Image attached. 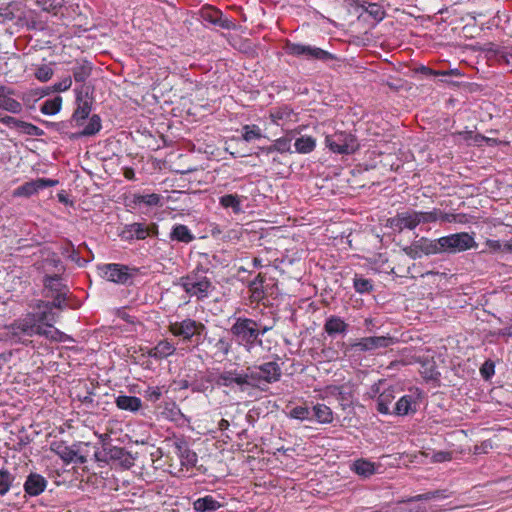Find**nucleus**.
<instances>
[{
    "mask_svg": "<svg viewBox=\"0 0 512 512\" xmlns=\"http://www.w3.org/2000/svg\"><path fill=\"white\" fill-rule=\"evenodd\" d=\"M134 202L136 204H143L148 207L162 206V196L156 193L151 194H135Z\"/></svg>",
    "mask_w": 512,
    "mask_h": 512,
    "instance_id": "32",
    "label": "nucleus"
},
{
    "mask_svg": "<svg viewBox=\"0 0 512 512\" xmlns=\"http://www.w3.org/2000/svg\"><path fill=\"white\" fill-rule=\"evenodd\" d=\"M194 509L198 512H210L217 510L221 505L212 496L199 498L194 502Z\"/></svg>",
    "mask_w": 512,
    "mask_h": 512,
    "instance_id": "30",
    "label": "nucleus"
},
{
    "mask_svg": "<svg viewBox=\"0 0 512 512\" xmlns=\"http://www.w3.org/2000/svg\"><path fill=\"white\" fill-rule=\"evenodd\" d=\"M366 12L371 15L375 20L380 21L384 18L385 12L382 7L375 3H370L366 7Z\"/></svg>",
    "mask_w": 512,
    "mask_h": 512,
    "instance_id": "49",
    "label": "nucleus"
},
{
    "mask_svg": "<svg viewBox=\"0 0 512 512\" xmlns=\"http://www.w3.org/2000/svg\"><path fill=\"white\" fill-rule=\"evenodd\" d=\"M242 137L246 142L258 140L263 137L261 129L257 125H244L242 127Z\"/></svg>",
    "mask_w": 512,
    "mask_h": 512,
    "instance_id": "42",
    "label": "nucleus"
},
{
    "mask_svg": "<svg viewBox=\"0 0 512 512\" xmlns=\"http://www.w3.org/2000/svg\"><path fill=\"white\" fill-rule=\"evenodd\" d=\"M92 69V63L87 59H76L73 62V66L71 67L73 79L76 83H85L86 80L91 76Z\"/></svg>",
    "mask_w": 512,
    "mask_h": 512,
    "instance_id": "20",
    "label": "nucleus"
},
{
    "mask_svg": "<svg viewBox=\"0 0 512 512\" xmlns=\"http://www.w3.org/2000/svg\"><path fill=\"white\" fill-rule=\"evenodd\" d=\"M292 137H281L274 141L273 145L269 147V151H277L279 153L291 152Z\"/></svg>",
    "mask_w": 512,
    "mask_h": 512,
    "instance_id": "44",
    "label": "nucleus"
},
{
    "mask_svg": "<svg viewBox=\"0 0 512 512\" xmlns=\"http://www.w3.org/2000/svg\"><path fill=\"white\" fill-rule=\"evenodd\" d=\"M485 246L492 253H496L502 250V243L499 240L487 239L485 241Z\"/></svg>",
    "mask_w": 512,
    "mask_h": 512,
    "instance_id": "58",
    "label": "nucleus"
},
{
    "mask_svg": "<svg viewBox=\"0 0 512 512\" xmlns=\"http://www.w3.org/2000/svg\"><path fill=\"white\" fill-rule=\"evenodd\" d=\"M61 250L62 255L70 259L79 267H84L89 261L80 257L79 252L75 249L71 242H68L66 245H64Z\"/></svg>",
    "mask_w": 512,
    "mask_h": 512,
    "instance_id": "35",
    "label": "nucleus"
},
{
    "mask_svg": "<svg viewBox=\"0 0 512 512\" xmlns=\"http://www.w3.org/2000/svg\"><path fill=\"white\" fill-rule=\"evenodd\" d=\"M169 329L175 336L188 340L194 335H199L204 325L201 322H171Z\"/></svg>",
    "mask_w": 512,
    "mask_h": 512,
    "instance_id": "16",
    "label": "nucleus"
},
{
    "mask_svg": "<svg viewBox=\"0 0 512 512\" xmlns=\"http://www.w3.org/2000/svg\"><path fill=\"white\" fill-rule=\"evenodd\" d=\"M422 71L426 75H433V76H440V75L441 76H451V75L459 76L460 75L457 69H452L449 71H434L428 67H423Z\"/></svg>",
    "mask_w": 512,
    "mask_h": 512,
    "instance_id": "51",
    "label": "nucleus"
},
{
    "mask_svg": "<svg viewBox=\"0 0 512 512\" xmlns=\"http://www.w3.org/2000/svg\"><path fill=\"white\" fill-rule=\"evenodd\" d=\"M314 415L320 423H330L333 420L331 409L324 404H317L313 407Z\"/></svg>",
    "mask_w": 512,
    "mask_h": 512,
    "instance_id": "39",
    "label": "nucleus"
},
{
    "mask_svg": "<svg viewBox=\"0 0 512 512\" xmlns=\"http://www.w3.org/2000/svg\"><path fill=\"white\" fill-rule=\"evenodd\" d=\"M27 327H35V322H13L10 325L5 326L7 332L4 335H0V338L5 339H18L23 340L24 337H30L34 334H27L24 329Z\"/></svg>",
    "mask_w": 512,
    "mask_h": 512,
    "instance_id": "22",
    "label": "nucleus"
},
{
    "mask_svg": "<svg viewBox=\"0 0 512 512\" xmlns=\"http://www.w3.org/2000/svg\"><path fill=\"white\" fill-rule=\"evenodd\" d=\"M46 484L47 481L43 476L32 473L27 477L24 490L30 496H37L44 491Z\"/></svg>",
    "mask_w": 512,
    "mask_h": 512,
    "instance_id": "23",
    "label": "nucleus"
},
{
    "mask_svg": "<svg viewBox=\"0 0 512 512\" xmlns=\"http://www.w3.org/2000/svg\"><path fill=\"white\" fill-rule=\"evenodd\" d=\"M146 394H147V398L150 400V401H157L160 399L162 393L160 391L159 388H149L147 391H146Z\"/></svg>",
    "mask_w": 512,
    "mask_h": 512,
    "instance_id": "60",
    "label": "nucleus"
},
{
    "mask_svg": "<svg viewBox=\"0 0 512 512\" xmlns=\"http://www.w3.org/2000/svg\"><path fill=\"white\" fill-rule=\"evenodd\" d=\"M452 460V452L439 451L433 454L432 462L441 463Z\"/></svg>",
    "mask_w": 512,
    "mask_h": 512,
    "instance_id": "54",
    "label": "nucleus"
},
{
    "mask_svg": "<svg viewBox=\"0 0 512 512\" xmlns=\"http://www.w3.org/2000/svg\"><path fill=\"white\" fill-rule=\"evenodd\" d=\"M13 480H14V477L8 470L0 469V495L1 496L5 495L9 491Z\"/></svg>",
    "mask_w": 512,
    "mask_h": 512,
    "instance_id": "46",
    "label": "nucleus"
},
{
    "mask_svg": "<svg viewBox=\"0 0 512 512\" xmlns=\"http://www.w3.org/2000/svg\"><path fill=\"white\" fill-rule=\"evenodd\" d=\"M216 384L225 387H230L233 384H236L242 391L244 390V386H255V384L250 382L249 373L241 374L235 370L223 371L220 373L216 379Z\"/></svg>",
    "mask_w": 512,
    "mask_h": 512,
    "instance_id": "14",
    "label": "nucleus"
},
{
    "mask_svg": "<svg viewBox=\"0 0 512 512\" xmlns=\"http://www.w3.org/2000/svg\"><path fill=\"white\" fill-rule=\"evenodd\" d=\"M72 85V78L70 76H67L63 78L61 81L55 83L53 85V89L56 92H64L67 91Z\"/></svg>",
    "mask_w": 512,
    "mask_h": 512,
    "instance_id": "53",
    "label": "nucleus"
},
{
    "mask_svg": "<svg viewBox=\"0 0 512 512\" xmlns=\"http://www.w3.org/2000/svg\"><path fill=\"white\" fill-rule=\"evenodd\" d=\"M14 91L4 85H0V109L18 114L22 111V104L12 96Z\"/></svg>",
    "mask_w": 512,
    "mask_h": 512,
    "instance_id": "18",
    "label": "nucleus"
},
{
    "mask_svg": "<svg viewBox=\"0 0 512 512\" xmlns=\"http://www.w3.org/2000/svg\"><path fill=\"white\" fill-rule=\"evenodd\" d=\"M496 58L498 62L509 65L512 60V54L507 53L504 49H498L496 51Z\"/></svg>",
    "mask_w": 512,
    "mask_h": 512,
    "instance_id": "56",
    "label": "nucleus"
},
{
    "mask_svg": "<svg viewBox=\"0 0 512 512\" xmlns=\"http://www.w3.org/2000/svg\"><path fill=\"white\" fill-rule=\"evenodd\" d=\"M310 411L307 407L298 406L290 410L289 416L298 420H305L309 417Z\"/></svg>",
    "mask_w": 512,
    "mask_h": 512,
    "instance_id": "50",
    "label": "nucleus"
},
{
    "mask_svg": "<svg viewBox=\"0 0 512 512\" xmlns=\"http://www.w3.org/2000/svg\"><path fill=\"white\" fill-rule=\"evenodd\" d=\"M396 341L397 339L392 336H375L363 338L358 345L365 350H371L379 347H388L394 344Z\"/></svg>",
    "mask_w": 512,
    "mask_h": 512,
    "instance_id": "24",
    "label": "nucleus"
},
{
    "mask_svg": "<svg viewBox=\"0 0 512 512\" xmlns=\"http://www.w3.org/2000/svg\"><path fill=\"white\" fill-rule=\"evenodd\" d=\"M283 50L287 55L303 57L306 60H319L326 63L335 59V55L323 50L322 48L302 43H295L290 40L285 41Z\"/></svg>",
    "mask_w": 512,
    "mask_h": 512,
    "instance_id": "4",
    "label": "nucleus"
},
{
    "mask_svg": "<svg viewBox=\"0 0 512 512\" xmlns=\"http://www.w3.org/2000/svg\"><path fill=\"white\" fill-rule=\"evenodd\" d=\"M98 274L106 281L130 286L134 278L139 274L140 269L120 263H104L97 266Z\"/></svg>",
    "mask_w": 512,
    "mask_h": 512,
    "instance_id": "2",
    "label": "nucleus"
},
{
    "mask_svg": "<svg viewBox=\"0 0 512 512\" xmlns=\"http://www.w3.org/2000/svg\"><path fill=\"white\" fill-rule=\"evenodd\" d=\"M0 121L6 125L16 124L18 122L14 117L11 116H0Z\"/></svg>",
    "mask_w": 512,
    "mask_h": 512,
    "instance_id": "63",
    "label": "nucleus"
},
{
    "mask_svg": "<svg viewBox=\"0 0 512 512\" xmlns=\"http://www.w3.org/2000/svg\"><path fill=\"white\" fill-rule=\"evenodd\" d=\"M352 470L359 476L367 478L375 473V465L370 461L359 459L353 463Z\"/></svg>",
    "mask_w": 512,
    "mask_h": 512,
    "instance_id": "31",
    "label": "nucleus"
},
{
    "mask_svg": "<svg viewBox=\"0 0 512 512\" xmlns=\"http://www.w3.org/2000/svg\"><path fill=\"white\" fill-rule=\"evenodd\" d=\"M264 280L261 275H258L249 285L250 297L253 302H260L265 298Z\"/></svg>",
    "mask_w": 512,
    "mask_h": 512,
    "instance_id": "29",
    "label": "nucleus"
},
{
    "mask_svg": "<svg viewBox=\"0 0 512 512\" xmlns=\"http://www.w3.org/2000/svg\"><path fill=\"white\" fill-rule=\"evenodd\" d=\"M406 253L414 259L420 258L423 254L420 250H411V246L409 247V251H406Z\"/></svg>",
    "mask_w": 512,
    "mask_h": 512,
    "instance_id": "64",
    "label": "nucleus"
},
{
    "mask_svg": "<svg viewBox=\"0 0 512 512\" xmlns=\"http://www.w3.org/2000/svg\"><path fill=\"white\" fill-rule=\"evenodd\" d=\"M438 221L444 223H465L466 216L464 214L447 213L438 209Z\"/></svg>",
    "mask_w": 512,
    "mask_h": 512,
    "instance_id": "45",
    "label": "nucleus"
},
{
    "mask_svg": "<svg viewBox=\"0 0 512 512\" xmlns=\"http://www.w3.org/2000/svg\"><path fill=\"white\" fill-rule=\"evenodd\" d=\"M42 267L46 274L50 271H54V273H63L65 271V267L61 260L54 253L44 259Z\"/></svg>",
    "mask_w": 512,
    "mask_h": 512,
    "instance_id": "34",
    "label": "nucleus"
},
{
    "mask_svg": "<svg viewBox=\"0 0 512 512\" xmlns=\"http://www.w3.org/2000/svg\"><path fill=\"white\" fill-rule=\"evenodd\" d=\"M199 16L204 23L226 30L235 29V23L232 20L225 17L222 11L210 5L203 6L199 11Z\"/></svg>",
    "mask_w": 512,
    "mask_h": 512,
    "instance_id": "10",
    "label": "nucleus"
},
{
    "mask_svg": "<svg viewBox=\"0 0 512 512\" xmlns=\"http://www.w3.org/2000/svg\"><path fill=\"white\" fill-rule=\"evenodd\" d=\"M353 288L359 294H368L373 291L374 283L371 279L356 273L353 277Z\"/></svg>",
    "mask_w": 512,
    "mask_h": 512,
    "instance_id": "28",
    "label": "nucleus"
},
{
    "mask_svg": "<svg viewBox=\"0 0 512 512\" xmlns=\"http://www.w3.org/2000/svg\"><path fill=\"white\" fill-rule=\"evenodd\" d=\"M169 238L171 241H177L188 244L195 239L192 231L184 224L173 225Z\"/></svg>",
    "mask_w": 512,
    "mask_h": 512,
    "instance_id": "25",
    "label": "nucleus"
},
{
    "mask_svg": "<svg viewBox=\"0 0 512 512\" xmlns=\"http://www.w3.org/2000/svg\"><path fill=\"white\" fill-rule=\"evenodd\" d=\"M416 210L408 209L398 212L394 217L387 219L386 227L400 233L404 229L413 230L417 227Z\"/></svg>",
    "mask_w": 512,
    "mask_h": 512,
    "instance_id": "11",
    "label": "nucleus"
},
{
    "mask_svg": "<svg viewBox=\"0 0 512 512\" xmlns=\"http://www.w3.org/2000/svg\"><path fill=\"white\" fill-rule=\"evenodd\" d=\"M76 103L77 108L72 115V121L76 126H83L85 120L89 117L91 112V101L83 96V90L76 88Z\"/></svg>",
    "mask_w": 512,
    "mask_h": 512,
    "instance_id": "17",
    "label": "nucleus"
},
{
    "mask_svg": "<svg viewBox=\"0 0 512 512\" xmlns=\"http://www.w3.org/2000/svg\"><path fill=\"white\" fill-rule=\"evenodd\" d=\"M443 253L455 254L477 248L474 234L459 232L441 237Z\"/></svg>",
    "mask_w": 512,
    "mask_h": 512,
    "instance_id": "6",
    "label": "nucleus"
},
{
    "mask_svg": "<svg viewBox=\"0 0 512 512\" xmlns=\"http://www.w3.org/2000/svg\"><path fill=\"white\" fill-rule=\"evenodd\" d=\"M58 184V180L49 178H37L35 180L28 181L23 185L17 187L13 195L15 197H30L37 194L40 190L48 187H54Z\"/></svg>",
    "mask_w": 512,
    "mask_h": 512,
    "instance_id": "12",
    "label": "nucleus"
},
{
    "mask_svg": "<svg viewBox=\"0 0 512 512\" xmlns=\"http://www.w3.org/2000/svg\"><path fill=\"white\" fill-rule=\"evenodd\" d=\"M180 285L189 297L198 300L207 298L214 289L212 282L203 272H191L180 279Z\"/></svg>",
    "mask_w": 512,
    "mask_h": 512,
    "instance_id": "3",
    "label": "nucleus"
},
{
    "mask_svg": "<svg viewBox=\"0 0 512 512\" xmlns=\"http://www.w3.org/2000/svg\"><path fill=\"white\" fill-rule=\"evenodd\" d=\"M413 405H415V403L413 402L412 396H409V395L401 396L398 399V401L395 403V405L393 406L391 414L398 415V416L407 415L409 412L415 410Z\"/></svg>",
    "mask_w": 512,
    "mask_h": 512,
    "instance_id": "27",
    "label": "nucleus"
},
{
    "mask_svg": "<svg viewBox=\"0 0 512 512\" xmlns=\"http://www.w3.org/2000/svg\"><path fill=\"white\" fill-rule=\"evenodd\" d=\"M431 499H434L432 491L424 493V494H419L416 496L409 497L407 499L401 500L400 503L426 501V500H431Z\"/></svg>",
    "mask_w": 512,
    "mask_h": 512,
    "instance_id": "55",
    "label": "nucleus"
},
{
    "mask_svg": "<svg viewBox=\"0 0 512 512\" xmlns=\"http://www.w3.org/2000/svg\"><path fill=\"white\" fill-rule=\"evenodd\" d=\"M481 373L485 378H489L494 373V365L485 363L481 368Z\"/></svg>",
    "mask_w": 512,
    "mask_h": 512,
    "instance_id": "62",
    "label": "nucleus"
},
{
    "mask_svg": "<svg viewBox=\"0 0 512 512\" xmlns=\"http://www.w3.org/2000/svg\"><path fill=\"white\" fill-rule=\"evenodd\" d=\"M64 461L72 462L74 458L77 456V453L68 448H64L63 452L60 454Z\"/></svg>",
    "mask_w": 512,
    "mask_h": 512,
    "instance_id": "61",
    "label": "nucleus"
},
{
    "mask_svg": "<svg viewBox=\"0 0 512 512\" xmlns=\"http://www.w3.org/2000/svg\"><path fill=\"white\" fill-rule=\"evenodd\" d=\"M101 127V118L97 114H94L89 118L83 130L74 135V137L95 135L100 131Z\"/></svg>",
    "mask_w": 512,
    "mask_h": 512,
    "instance_id": "33",
    "label": "nucleus"
},
{
    "mask_svg": "<svg viewBox=\"0 0 512 512\" xmlns=\"http://www.w3.org/2000/svg\"><path fill=\"white\" fill-rule=\"evenodd\" d=\"M417 225L435 223L438 221V208H433L431 211H417L416 210Z\"/></svg>",
    "mask_w": 512,
    "mask_h": 512,
    "instance_id": "41",
    "label": "nucleus"
},
{
    "mask_svg": "<svg viewBox=\"0 0 512 512\" xmlns=\"http://www.w3.org/2000/svg\"><path fill=\"white\" fill-rule=\"evenodd\" d=\"M306 311L308 313V318H319L321 315V309L316 308L315 304L313 302H306Z\"/></svg>",
    "mask_w": 512,
    "mask_h": 512,
    "instance_id": "57",
    "label": "nucleus"
},
{
    "mask_svg": "<svg viewBox=\"0 0 512 512\" xmlns=\"http://www.w3.org/2000/svg\"><path fill=\"white\" fill-rule=\"evenodd\" d=\"M62 273H54L53 275L45 274L43 279L44 288L52 292L54 297L52 302L36 300L30 305V320H53L59 317V312L66 304V295L68 288L63 283Z\"/></svg>",
    "mask_w": 512,
    "mask_h": 512,
    "instance_id": "1",
    "label": "nucleus"
},
{
    "mask_svg": "<svg viewBox=\"0 0 512 512\" xmlns=\"http://www.w3.org/2000/svg\"><path fill=\"white\" fill-rule=\"evenodd\" d=\"M385 385V381H379V383L376 385V391L380 392L376 400V409L379 413L387 415L392 413L390 405L393 403L396 397L400 395L401 391L396 385H389L387 387H385Z\"/></svg>",
    "mask_w": 512,
    "mask_h": 512,
    "instance_id": "8",
    "label": "nucleus"
},
{
    "mask_svg": "<svg viewBox=\"0 0 512 512\" xmlns=\"http://www.w3.org/2000/svg\"><path fill=\"white\" fill-rule=\"evenodd\" d=\"M345 322H326L325 330L329 334L339 333L344 331Z\"/></svg>",
    "mask_w": 512,
    "mask_h": 512,
    "instance_id": "52",
    "label": "nucleus"
},
{
    "mask_svg": "<svg viewBox=\"0 0 512 512\" xmlns=\"http://www.w3.org/2000/svg\"><path fill=\"white\" fill-rule=\"evenodd\" d=\"M64 0H36V4L42 8L43 11L56 15L63 7Z\"/></svg>",
    "mask_w": 512,
    "mask_h": 512,
    "instance_id": "40",
    "label": "nucleus"
},
{
    "mask_svg": "<svg viewBox=\"0 0 512 512\" xmlns=\"http://www.w3.org/2000/svg\"><path fill=\"white\" fill-rule=\"evenodd\" d=\"M270 119L275 125L284 127L289 123L296 122L297 114L289 106L284 105L271 109Z\"/></svg>",
    "mask_w": 512,
    "mask_h": 512,
    "instance_id": "19",
    "label": "nucleus"
},
{
    "mask_svg": "<svg viewBox=\"0 0 512 512\" xmlns=\"http://www.w3.org/2000/svg\"><path fill=\"white\" fill-rule=\"evenodd\" d=\"M439 243L441 237L435 240L422 237L411 245V250H420L425 255L441 254L443 250Z\"/></svg>",
    "mask_w": 512,
    "mask_h": 512,
    "instance_id": "21",
    "label": "nucleus"
},
{
    "mask_svg": "<svg viewBox=\"0 0 512 512\" xmlns=\"http://www.w3.org/2000/svg\"><path fill=\"white\" fill-rule=\"evenodd\" d=\"M325 144L333 153L346 155L354 153L359 147L355 135L347 131H337L327 135Z\"/></svg>",
    "mask_w": 512,
    "mask_h": 512,
    "instance_id": "5",
    "label": "nucleus"
},
{
    "mask_svg": "<svg viewBox=\"0 0 512 512\" xmlns=\"http://www.w3.org/2000/svg\"><path fill=\"white\" fill-rule=\"evenodd\" d=\"M219 203L224 208H231L235 214L242 211L240 198L236 194H227L220 197Z\"/></svg>",
    "mask_w": 512,
    "mask_h": 512,
    "instance_id": "37",
    "label": "nucleus"
},
{
    "mask_svg": "<svg viewBox=\"0 0 512 512\" xmlns=\"http://www.w3.org/2000/svg\"><path fill=\"white\" fill-rule=\"evenodd\" d=\"M174 352V347L167 341H161L155 346L151 355L157 358H164L171 355Z\"/></svg>",
    "mask_w": 512,
    "mask_h": 512,
    "instance_id": "43",
    "label": "nucleus"
},
{
    "mask_svg": "<svg viewBox=\"0 0 512 512\" xmlns=\"http://www.w3.org/2000/svg\"><path fill=\"white\" fill-rule=\"evenodd\" d=\"M119 236L122 240L132 242L135 240H145L148 237L158 236V225L156 223L146 224L144 222H134L124 225Z\"/></svg>",
    "mask_w": 512,
    "mask_h": 512,
    "instance_id": "7",
    "label": "nucleus"
},
{
    "mask_svg": "<svg viewBox=\"0 0 512 512\" xmlns=\"http://www.w3.org/2000/svg\"><path fill=\"white\" fill-rule=\"evenodd\" d=\"M14 13L10 6L0 7V21L12 20Z\"/></svg>",
    "mask_w": 512,
    "mask_h": 512,
    "instance_id": "59",
    "label": "nucleus"
},
{
    "mask_svg": "<svg viewBox=\"0 0 512 512\" xmlns=\"http://www.w3.org/2000/svg\"><path fill=\"white\" fill-rule=\"evenodd\" d=\"M117 408L135 413L142 408V401L136 396L120 395L116 398Z\"/></svg>",
    "mask_w": 512,
    "mask_h": 512,
    "instance_id": "26",
    "label": "nucleus"
},
{
    "mask_svg": "<svg viewBox=\"0 0 512 512\" xmlns=\"http://www.w3.org/2000/svg\"><path fill=\"white\" fill-rule=\"evenodd\" d=\"M231 331L239 341L249 344L254 343L260 333L257 322H235Z\"/></svg>",
    "mask_w": 512,
    "mask_h": 512,
    "instance_id": "13",
    "label": "nucleus"
},
{
    "mask_svg": "<svg viewBox=\"0 0 512 512\" xmlns=\"http://www.w3.org/2000/svg\"><path fill=\"white\" fill-rule=\"evenodd\" d=\"M34 76L41 82H47L53 76V69L49 65H41L36 68Z\"/></svg>",
    "mask_w": 512,
    "mask_h": 512,
    "instance_id": "48",
    "label": "nucleus"
},
{
    "mask_svg": "<svg viewBox=\"0 0 512 512\" xmlns=\"http://www.w3.org/2000/svg\"><path fill=\"white\" fill-rule=\"evenodd\" d=\"M62 105V98L60 96H55L52 99H47L40 107V111L45 115H55L57 114Z\"/></svg>",
    "mask_w": 512,
    "mask_h": 512,
    "instance_id": "38",
    "label": "nucleus"
},
{
    "mask_svg": "<svg viewBox=\"0 0 512 512\" xmlns=\"http://www.w3.org/2000/svg\"><path fill=\"white\" fill-rule=\"evenodd\" d=\"M27 25L31 29L43 31L47 28V22L42 20L40 15L31 13L27 18Z\"/></svg>",
    "mask_w": 512,
    "mask_h": 512,
    "instance_id": "47",
    "label": "nucleus"
},
{
    "mask_svg": "<svg viewBox=\"0 0 512 512\" xmlns=\"http://www.w3.org/2000/svg\"><path fill=\"white\" fill-rule=\"evenodd\" d=\"M250 382L258 386V383L265 381L267 383L276 382L281 377V369L276 362H267L258 367V370L249 372Z\"/></svg>",
    "mask_w": 512,
    "mask_h": 512,
    "instance_id": "9",
    "label": "nucleus"
},
{
    "mask_svg": "<svg viewBox=\"0 0 512 512\" xmlns=\"http://www.w3.org/2000/svg\"><path fill=\"white\" fill-rule=\"evenodd\" d=\"M294 146L296 152L300 154H307L314 150L316 141L311 136H301L296 139Z\"/></svg>",
    "mask_w": 512,
    "mask_h": 512,
    "instance_id": "36",
    "label": "nucleus"
},
{
    "mask_svg": "<svg viewBox=\"0 0 512 512\" xmlns=\"http://www.w3.org/2000/svg\"><path fill=\"white\" fill-rule=\"evenodd\" d=\"M24 332L44 336L53 341H64L66 339V335L49 322H35V327H27Z\"/></svg>",
    "mask_w": 512,
    "mask_h": 512,
    "instance_id": "15",
    "label": "nucleus"
}]
</instances>
